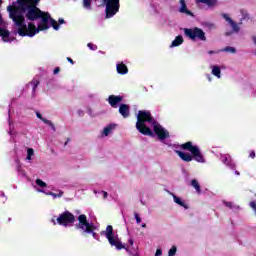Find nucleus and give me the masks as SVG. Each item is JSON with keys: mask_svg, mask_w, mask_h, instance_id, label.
<instances>
[{"mask_svg": "<svg viewBox=\"0 0 256 256\" xmlns=\"http://www.w3.org/2000/svg\"><path fill=\"white\" fill-rule=\"evenodd\" d=\"M17 5L8 6L7 11L10 19H12L15 25H21L25 23V17L27 21H38L43 15V11L33 4L27 2H16Z\"/></svg>", "mask_w": 256, "mask_h": 256, "instance_id": "1", "label": "nucleus"}, {"mask_svg": "<svg viewBox=\"0 0 256 256\" xmlns=\"http://www.w3.org/2000/svg\"><path fill=\"white\" fill-rule=\"evenodd\" d=\"M180 147L184 151H190L191 153L189 154L181 150H176L175 153L178 154V156L180 157V159H182V161H185L186 163H191V161L195 159L197 163H205V156H203V154L201 153V150H199V147L193 146V142L188 141L182 144Z\"/></svg>", "mask_w": 256, "mask_h": 256, "instance_id": "2", "label": "nucleus"}, {"mask_svg": "<svg viewBox=\"0 0 256 256\" xmlns=\"http://www.w3.org/2000/svg\"><path fill=\"white\" fill-rule=\"evenodd\" d=\"M157 120L151 115L149 110H139L137 114L136 129L142 135H147L148 137H155L153 130L147 126L145 123H151L153 125Z\"/></svg>", "mask_w": 256, "mask_h": 256, "instance_id": "3", "label": "nucleus"}, {"mask_svg": "<svg viewBox=\"0 0 256 256\" xmlns=\"http://www.w3.org/2000/svg\"><path fill=\"white\" fill-rule=\"evenodd\" d=\"M76 229H80L83 234H90L94 239H97V233L95 232L97 227L95 224L89 223V221H87V216L85 214L78 216V224H76Z\"/></svg>", "mask_w": 256, "mask_h": 256, "instance_id": "4", "label": "nucleus"}, {"mask_svg": "<svg viewBox=\"0 0 256 256\" xmlns=\"http://www.w3.org/2000/svg\"><path fill=\"white\" fill-rule=\"evenodd\" d=\"M101 235H105L106 239L108 240V243H110L111 247H116L118 251H121V249H126L125 245L121 242V239H119L118 236H115V233L113 232V226L108 225L106 227V231H102Z\"/></svg>", "mask_w": 256, "mask_h": 256, "instance_id": "5", "label": "nucleus"}, {"mask_svg": "<svg viewBox=\"0 0 256 256\" xmlns=\"http://www.w3.org/2000/svg\"><path fill=\"white\" fill-rule=\"evenodd\" d=\"M16 27H18V35H20V37H35L39 31H42L39 30V26H35L33 22H29L28 27L25 22H21V25H16Z\"/></svg>", "mask_w": 256, "mask_h": 256, "instance_id": "6", "label": "nucleus"}, {"mask_svg": "<svg viewBox=\"0 0 256 256\" xmlns=\"http://www.w3.org/2000/svg\"><path fill=\"white\" fill-rule=\"evenodd\" d=\"M184 35L191 39V41H207L205 31L199 27L184 28Z\"/></svg>", "mask_w": 256, "mask_h": 256, "instance_id": "7", "label": "nucleus"}, {"mask_svg": "<svg viewBox=\"0 0 256 256\" xmlns=\"http://www.w3.org/2000/svg\"><path fill=\"white\" fill-rule=\"evenodd\" d=\"M104 3L106 5V19H111V17H115L119 13L121 7L120 0H104Z\"/></svg>", "mask_w": 256, "mask_h": 256, "instance_id": "8", "label": "nucleus"}, {"mask_svg": "<svg viewBox=\"0 0 256 256\" xmlns=\"http://www.w3.org/2000/svg\"><path fill=\"white\" fill-rule=\"evenodd\" d=\"M58 225H62L63 227H67L69 225H73L75 223V215L69 211H64L59 215L56 219Z\"/></svg>", "mask_w": 256, "mask_h": 256, "instance_id": "9", "label": "nucleus"}, {"mask_svg": "<svg viewBox=\"0 0 256 256\" xmlns=\"http://www.w3.org/2000/svg\"><path fill=\"white\" fill-rule=\"evenodd\" d=\"M153 131L155 135L158 137L160 141H165V139H169V131H167L157 120L152 124Z\"/></svg>", "mask_w": 256, "mask_h": 256, "instance_id": "10", "label": "nucleus"}, {"mask_svg": "<svg viewBox=\"0 0 256 256\" xmlns=\"http://www.w3.org/2000/svg\"><path fill=\"white\" fill-rule=\"evenodd\" d=\"M40 19L41 22L38 24V30L47 31V29H49V21H51V14L43 12Z\"/></svg>", "mask_w": 256, "mask_h": 256, "instance_id": "11", "label": "nucleus"}, {"mask_svg": "<svg viewBox=\"0 0 256 256\" xmlns=\"http://www.w3.org/2000/svg\"><path fill=\"white\" fill-rule=\"evenodd\" d=\"M179 3V13L187 15L188 17H195V14L191 10H189V8H187V2L185 0H180Z\"/></svg>", "mask_w": 256, "mask_h": 256, "instance_id": "12", "label": "nucleus"}, {"mask_svg": "<svg viewBox=\"0 0 256 256\" xmlns=\"http://www.w3.org/2000/svg\"><path fill=\"white\" fill-rule=\"evenodd\" d=\"M109 105L111 107H113V109H117V105H119V103H122L123 101V96L121 95H118V96H115V95H110L107 99Z\"/></svg>", "mask_w": 256, "mask_h": 256, "instance_id": "13", "label": "nucleus"}, {"mask_svg": "<svg viewBox=\"0 0 256 256\" xmlns=\"http://www.w3.org/2000/svg\"><path fill=\"white\" fill-rule=\"evenodd\" d=\"M223 19H225V21H227V23H229L230 27H232V31H234V33H239L240 29L239 28V24H237V22L233 21V19H231V17H229L228 14H222Z\"/></svg>", "mask_w": 256, "mask_h": 256, "instance_id": "14", "label": "nucleus"}, {"mask_svg": "<svg viewBox=\"0 0 256 256\" xmlns=\"http://www.w3.org/2000/svg\"><path fill=\"white\" fill-rule=\"evenodd\" d=\"M220 159L224 165H227V167H230L231 169H235V164L233 163V159H231V155L224 154Z\"/></svg>", "mask_w": 256, "mask_h": 256, "instance_id": "15", "label": "nucleus"}, {"mask_svg": "<svg viewBox=\"0 0 256 256\" xmlns=\"http://www.w3.org/2000/svg\"><path fill=\"white\" fill-rule=\"evenodd\" d=\"M119 113L124 119H127L131 115L130 107L127 104H120Z\"/></svg>", "mask_w": 256, "mask_h": 256, "instance_id": "16", "label": "nucleus"}, {"mask_svg": "<svg viewBox=\"0 0 256 256\" xmlns=\"http://www.w3.org/2000/svg\"><path fill=\"white\" fill-rule=\"evenodd\" d=\"M36 117L38 119H41L43 121V123H45V125H48L49 127H51L52 131H57V129L55 128V124H53V122H51V120L43 118V115H41V113L36 112Z\"/></svg>", "mask_w": 256, "mask_h": 256, "instance_id": "17", "label": "nucleus"}, {"mask_svg": "<svg viewBox=\"0 0 256 256\" xmlns=\"http://www.w3.org/2000/svg\"><path fill=\"white\" fill-rule=\"evenodd\" d=\"M116 69L119 75H127L129 73V68L124 63L117 64Z\"/></svg>", "mask_w": 256, "mask_h": 256, "instance_id": "18", "label": "nucleus"}, {"mask_svg": "<svg viewBox=\"0 0 256 256\" xmlns=\"http://www.w3.org/2000/svg\"><path fill=\"white\" fill-rule=\"evenodd\" d=\"M196 3H203V5H207V7L213 8L217 7V0H196Z\"/></svg>", "mask_w": 256, "mask_h": 256, "instance_id": "19", "label": "nucleus"}, {"mask_svg": "<svg viewBox=\"0 0 256 256\" xmlns=\"http://www.w3.org/2000/svg\"><path fill=\"white\" fill-rule=\"evenodd\" d=\"M11 35V32L5 28L0 27V37H2L3 41L6 43L9 42V37Z\"/></svg>", "mask_w": 256, "mask_h": 256, "instance_id": "20", "label": "nucleus"}, {"mask_svg": "<svg viewBox=\"0 0 256 256\" xmlns=\"http://www.w3.org/2000/svg\"><path fill=\"white\" fill-rule=\"evenodd\" d=\"M183 36L178 35L176 38L172 41L170 47H179V45H183Z\"/></svg>", "mask_w": 256, "mask_h": 256, "instance_id": "21", "label": "nucleus"}, {"mask_svg": "<svg viewBox=\"0 0 256 256\" xmlns=\"http://www.w3.org/2000/svg\"><path fill=\"white\" fill-rule=\"evenodd\" d=\"M191 186L196 189V193H198V195H201V185H199V181H197V179L191 180Z\"/></svg>", "mask_w": 256, "mask_h": 256, "instance_id": "22", "label": "nucleus"}, {"mask_svg": "<svg viewBox=\"0 0 256 256\" xmlns=\"http://www.w3.org/2000/svg\"><path fill=\"white\" fill-rule=\"evenodd\" d=\"M212 75L221 79V68L219 66H212Z\"/></svg>", "mask_w": 256, "mask_h": 256, "instance_id": "23", "label": "nucleus"}, {"mask_svg": "<svg viewBox=\"0 0 256 256\" xmlns=\"http://www.w3.org/2000/svg\"><path fill=\"white\" fill-rule=\"evenodd\" d=\"M113 129H115V124L108 125L107 127L104 128L103 135H105V137L109 136V133H111Z\"/></svg>", "mask_w": 256, "mask_h": 256, "instance_id": "24", "label": "nucleus"}, {"mask_svg": "<svg viewBox=\"0 0 256 256\" xmlns=\"http://www.w3.org/2000/svg\"><path fill=\"white\" fill-rule=\"evenodd\" d=\"M39 80H37V79H33L29 84H28V86L29 85H31V87H32V92L33 93H35V91H37V87H39Z\"/></svg>", "mask_w": 256, "mask_h": 256, "instance_id": "25", "label": "nucleus"}, {"mask_svg": "<svg viewBox=\"0 0 256 256\" xmlns=\"http://www.w3.org/2000/svg\"><path fill=\"white\" fill-rule=\"evenodd\" d=\"M174 203H177V205H180V207H184V209H188L187 204L185 202L181 201V198L174 196Z\"/></svg>", "mask_w": 256, "mask_h": 256, "instance_id": "26", "label": "nucleus"}, {"mask_svg": "<svg viewBox=\"0 0 256 256\" xmlns=\"http://www.w3.org/2000/svg\"><path fill=\"white\" fill-rule=\"evenodd\" d=\"M63 194H64V192L62 190H59L58 194L55 192H47L46 193V195H50L51 197H53V199L60 198Z\"/></svg>", "mask_w": 256, "mask_h": 256, "instance_id": "27", "label": "nucleus"}, {"mask_svg": "<svg viewBox=\"0 0 256 256\" xmlns=\"http://www.w3.org/2000/svg\"><path fill=\"white\" fill-rule=\"evenodd\" d=\"M226 53H237V49L235 47L227 46L223 49Z\"/></svg>", "mask_w": 256, "mask_h": 256, "instance_id": "28", "label": "nucleus"}, {"mask_svg": "<svg viewBox=\"0 0 256 256\" xmlns=\"http://www.w3.org/2000/svg\"><path fill=\"white\" fill-rule=\"evenodd\" d=\"M35 155V150H33V148H28L27 150V161H31V157Z\"/></svg>", "mask_w": 256, "mask_h": 256, "instance_id": "29", "label": "nucleus"}, {"mask_svg": "<svg viewBox=\"0 0 256 256\" xmlns=\"http://www.w3.org/2000/svg\"><path fill=\"white\" fill-rule=\"evenodd\" d=\"M50 23L53 29H55V31H59V24H57V21L55 19L50 18Z\"/></svg>", "mask_w": 256, "mask_h": 256, "instance_id": "30", "label": "nucleus"}, {"mask_svg": "<svg viewBox=\"0 0 256 256\" xmlns=\"http://www.w3.org/2000/svg\"><path fill=\"white\" fill-rule=\"evenodd\" d=\"M93 0H83V7L84 9H89L91 10V3Z\"/></svg>", "mask_w": 256, "mask_h": 256, "instance_id": "31", "label": "nucleus"}, {"mask_svg": "<svg viewBox=\"0 0 256 256\" xmlns=\"http://www.w3.org/2000/svg\"><path fill=\"white\" fill-rule=\"evenodd\" d=\"M177 254V246H172L168 251V256H175Z\"/></svg>", "mask_w": 256, "mask_h": 256, "instance_id": "32", "label": "nucleus"}, {"mask_svg": "<svg viewBox=\"0 0 256 256\" xmlns=\"http://www.w3.org/2000/svg\"><path fill=\"white\" fill-rule=\"evenodd\" d=\"M36 185H38V187H42L45 188L47 187V183H45L43 180L41 179H36Z\"/></svg>", "mask_w": 256, "mask_h": 256, "instance_id": "33", "label": "nucleus"}, {"mask_svg": "<svg viewBox=\"0 0 256 256\" xmlns=\"http://www.w3.org/2000/svg\"><path fill=\"white\" fill-rule=\"evenodd\" d=\"M40 2L41 0H28L26 3L33 5L34 7H37V5H39Z\"/></svg>", "mask_w": 256, "mask_h": 256, "instance_id": "34", "label": "nucleus"}, {"mask_svg": "<svg viewBox=\"0 0 256 256\" xmlns=\"http://www.w3.org/2000/svg\"><path fill=\"white\" fill-rule=\"evenodd\" d=\"M87 47L91 50V51H97L98 47L97 45L93 44V43H88Z\"/></svg>", "mask_w": 256, "mask_h": 256, "instance_id": "35", "label": "nucleus"}, {"mask_svg": "<svg viewBox=\"0 0 256 256\" xmlns=\"http://www.w3.org/2000/svg\"><path fill=\"white\" fill-rule=\"evenodd\" d=\"M134 217L136 219V223H141V217L137 213L134 214Z\"/></svg>", "mask_w": 256, "mask_h": 256, "instance_id": "36", "label": "nucleus"}, {"mask_svg": "<svg viewBox=\"0 0 256 256\" xmlns=\"http://www.w3.org/2000/svg\"><path fill=\"white\" fill-rule=\"evenodd\" d=\"M249 157H250V159H255V157H256L255 150H252L250 152Z\"/></svg>", "mask_w": 256, "mask_h": 256, "instance_id": "37", "label": "nucleus"}, {"mask_svg": "<svg viewBox=\"0 0 256 256\" xmlns=\"http://www.w3.org/2000/svg\"><path fill=\"white\" fill-rule=\"evenodd\" d=\"M160 255H163V251L161 249H157L155 256H160Z\"/></svg>", "mask_w": 256, "mask_h": 256, "instance_id": "38", "label": "nucleus"}, {"mask_svg": "<svg viewBox=\"0 0 256 256\" xmlns=\"http://www.w3.org/2000/svg\"><path fill=\"white\" fill-rule=\"evenodd\" d=\"M61 71V68L56 67L53 71L54 75H57V73H59Z\"/></svg>", "mask_w": 256, "mask_h": 256, "instance_id": "39", "label": "nucleus"}, {"mask_svg": "<svg viewBox=\"0 0 256 256\" xmlns=\"http://www.w3.org/2000/svg\"><path fill=\"white\" fill-rule=\"evenodd\" d=\"M225 205L227 207H229V209H231L233 207V203L232 202H225Z\"/></svg>", "mask_w": 256, "mask_h": 256, "instance_id": "40", "label": "nucleus"}, {"mask_svg": "<svg viewBox=\"0 0 256 256\" xmlns=\"http://www.w3.org/2000/svg\"><path fill=\"white\" fill-rule=\"evenodd\" d=\"M67 61L71 63V65H75V61H73V59H71L70 57H67Z\"/></svg>", "mask_w": 256, "mask_h": 256, "instance_id": "41", "label": "nucleus"}, {"mask_svg": "<svg viewBox=\"0 0 256 256\" xmlns=\"http://www.w3.org/2000/svg\"><path fill=\"white\" fill-rule=\"evenodd\" d=\"M78 115L79 117H83V115H85V112H83V110H78Z\"/></svg>", "mask_w": 256, "mask_h": 256, "instance_id": "42", "label": "nucleus"}, {"mask_svg": "<svg viewBox=\"0 0 256 256\" xmlns=\"http://www.w3.org/2000/svg\"><path fill=\"white\" fill-rule=\"evenodd\" d=\"M103 193V199H107L109 197V194L106 191H102Z\"/></svg>", "mask_w": 256, "mask_h": 256, "instance_id": "43", "label": "nucleus"}, {"mask_svg": "<svg viewBox=\"0 0 256 256\" xmlns=\"http://www.w3.org/2000/svg\"><path fill=\"white\" fill-rule=\"evenodd\" d=\"M58 23H59V25H63V23H65V20H64L63 18H60V19L58 20Z\"/></svg>", "mask_w": 256, "mask_h": 256, "instance_id": "44", "label": "nucleus"}, {"mask_svg": "<svg viewBox=\"0 0 256 256\" xmlns=\"http://www.w3.org/2000/svg\"><path fill=\"white\" fill-rule=\"evenodd\" d=\"M29 0H16V3H27Z\"/></svg>", "mask_w": 256, "mask_h": 256, "instance_id": "45", "label": "nucleus"}, {"mask_svg": "<svg viewBox=\"0 0 256 256\" xmlns=\"http://www.w3.org/2000/svg\"><path fill=\"white\" fill-rule=\"evenodd\" d=\"M128 242L130 245H134V243H135V241L133 239H129Z\"/></svg>", "mask_w": 256, "mask_h": 256, "instance_id": "46", "label": "nucleus"}, {"mask_svg": "<svg viewBox=\"0 0 256 256\" xmlns=\"http://www.w3.org/2000/svg\"><path fill=\"white\" fill-rule=\"evenodd\" d=\"M71 141L70 138L67 139V141L64 143V147H67V143H69Z\"/></svg>", "mask_w": 256, "mask_h": 256, "instance_id": "47", "label": "nucleus"}, {"mask_svg": "<svg viewBox=\"0 0 256 256\" xmlns=\"http://www.w3.org/2000/svg\"><path fill=\"white\" fill-rule=\"evenodd\" d=\"M214 53H215V51H213V50L208 51L209 55H214Z\"/></svg>", "mask_w": 256, "mask_h": 256, "instance_id": "48", "label": "nucleus"}, {"mask_svg": "<svg viewBox=\"0 0 256 256\" xmlns=\"http://www.w3.org/2000/svg\"><path fill=\"white\" fill-rule=\"evenodd\" d=\"M225 35L226 37H229V35H231V32H226Z\"/></svg>", "mask_w": 256, "mask_h": 256, "instance_id": "49", "label": "nucleus"}, {"mask_svg": "<svg viewBox=\"0 0 256 256\" xmlns=\"http://www.w3.org/2000/svg\"><path fill=\"white\" fill-rule=\"evenodd\" d=\"M207 79L208 81H211V76L209 74L207 75Z\"/></svg>", "mask_w": 256, "mask_h": 256, "instance_id": "50", "label": "nucleus"}, {"mask_svg": "<svg viewBox=\"0 0 256 256\" xmlns=\"http://www.w3.org/2000/svg\"><path fill=\"white\" fill-rule=\"evenodd\" d=\"M51 222L54 224V225H57V222H55V220H51Z\"/></svg>", "mask_w": 256, "mask_h": 256, "instance_id": "51", "label": "nucleus"}, {"mask_svg": "<svg viewBox=\"0 0 256 256\" xmlns=\"http://www.w3.org/2000/svg\"><path fill=\"white\" fill-rule=\"evenodd\" d=\"M142 227L145 229L147 228V224H142Z\"/></svg>", "mask_w": 256, "mask_h": 256, "instance_id": "52", "label": "nucleus"}, {"mask_svg": "<svg viewBox=\"0 0 256 256\" xmlns=\"http://www.w3.org/2000/svg\"><path fill=\"white\" fill-rule=\"evenodd\" d=\"M3 3V0H0V5Z\"/></svg>", "mask_w": 256, "mask_h": 256, "instance_id": "53", "label": "nucleus"}, {"mask_svg": "<svg viewBox=\"0 0 256 256\" xmlns=\"http://www.w3.org/2000/svg\"><path fill=\"white\" fill-rule=\"evenodd\" d=\"M41 191V193H44V191L43 190H40Z\"/></svg>", "mask_w": 256, "mask_h": 256, "instance_id": "54", "label": "nucleus"}]
</instances>
